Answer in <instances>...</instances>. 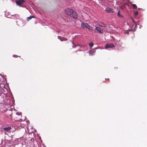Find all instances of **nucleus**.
<instances>
[{
  "label": "nucleus",
  "instance_id": "1",
  "mask_svg": "<svg viewBox=\"0 0 147 147\" xmlns=\"http://www.w3.org/2000/svg\"><path fill=\"white\" fill-rule=\"evenodd\" d=\"M66 13L74 19L78 18L77 13L74 10L70 8H67L65 10Z\"/></svg>",
  "mask_w": 147,
  "mask_h": 147
},
{
  "label": "nucleus",
  "instance_id": "2",
  "mask_svg": "<svg viewBox=\"0 0 147 147\" xmlns=\"http://www.w3.org/2000/svg\"><path fill=\"white\" fill-rule=\"evenodd\" d=\"M81 27L82 28H88L90 30H92V28L90 25L88 24L87 23H82L81 24Z\"/></svg>",
  "mask_w": 147,
  "mask_h": 147
},
{
  "label": "nucleus",
  "instance_id": "3",
  "mask_svg": "<svg viewBox=\"0 0 147 147\" xmlns=\"http://www.w3.org/2000/svg\"><path fill=\"white\" fill-rule=\"evenodd\" d=\"M115 47V46L113 43H111L110 44H107L105 45V47L106 49H107L109 48H113L114 47Z\"/></svg>",
  "mask_w": 147,
  "mask_h": 147
},
{
  "label": "nucleus",
  "instance_id": "4",
  "mask_svg": "<svg viewBox=\"0 0 147 147\" xmlns=\"http://www.w3.org/2000/svg\"><path fill=\"white\" fill-rule=\"evenodd\" d=\"M24 2V0H16V1L17 5L19 6H21Z\"/></svg>",
  "mask_w": 147,
  "mask_h": 147
},
{
  "label": "nucleus",
  "instance_id": "5",
  "mask_svg": "<svg viewBox=\"0 0 147 147\" xmlns=\"http://www.w3.org/2000/svg\"><path fill=\"white\" fill-rule=\"evenodd\" d=\"M95 30L97 31V32L99 33H103V31L102 30L100 29V28L98 27H96L95 29Z\"/></svg>",
  "mask_w": 147,
  "mask_h": 147
},
{
  "label": "nucleus",
  "instance_id": "6",
  "mask_svg": "<svg viewBox=\"0 0 147 147\" xmlns=\"http://www.w3.org/2000/svg\"><path fill=\"white\" fill-rule=\"evenodd\" d=\"M99 26L101 27H103L105 28H107V29L109 28V27L107 26V24H105L102 22H100L99 24Z\"/></svg>",
  "mask_w": 147,
  "mask_h": 147
},
{
  "label": "nucleus",
  "instance_id": "7",
  "mask_svg": "<svg viewBox=\"0 0 147 147\" xmlns=\"http://www.w3.org/2000/svg\"><path fill=\"white\" fill-rule=\"evenodd\" d=\"M106 11L108 13H111L113 12L112 9L109 7H107L106 9Z\"/></svg>",
  "mask_w": 147,
  "mask_h": 147
},
{
  "label": "nucleus",
  "instance_id": "8",
  "mask_svg": "<svg viewBox=\"0 0 147 147\" xmlns=\"http://www.w3.org/2000/svg\"><path fill=\"white\" fill-rule=\"evenodd\" d=\"M1 91L3 92L4 94H6L7 91V90L5 88H4L3 89H1Z\"/></svg>",
  "mask_w": 147,
  "mask_h": 147
},
{
  "label": "nucleus",
  "instance_id": "9",
  "mask_svg": "<svg viewBox=\"0 0 147 147\" xmlns=\"http://www.w3.org/2000/svg\"><path fill=\"white\" fill-rule=\"evenodd\" d=\"M4 100V98L3 96L0 94V102H2Z\"/></svg>",
  "mask_w": 147,
  "mask_h": 147
},
{
  "label": "nucleus",
  "instance_id": "10",
  "mask_svg": "<svg viewBox=\"0 0 147 147\" xmlns=\"http://www.w3.org/2000/svg\"><path fill=\"white\" fill-rule=\"evenodd\" d=\"M34 17L33 16H30V17H28L27 18V20L28 21H29L30 20H31L32 18H34Z\"/></svg>",
  "mask_w": 147,
  "mask_h": 147
},
{
  "label": "nucleus",
  "instance_id": "11",
  "mask_svg": "<svg viewBox=\"0 0 147 147\" xmlns=\"http://www.w3.org/2000/svg\"><path fill=\"white\" fill-rule=\"evenodd\" d=\"M96 51H93L92 50H90L89 52V53L90 55H92L93 54V53Z\"/></svg>",
  "mask_w": 147,
  "mask_h": 147
},
{
  "label": "nucleus",
  "instance_id": "12",
  "mask_svg": "<svg viewBox=\"0 0 147 147\" xmlns=\"http://www.w3.org/2000/svg\"><path fill=\"white\" fill-rule=\"evenodd\" d=\"M117 16L119 18H123V16L120 14L119 11H118L117 13Z\"/></svg>",
  "mask_w": 147,
  "mask_h": 147
},
{
  "label": "nucleus",
  "instance_id": "13",
  "mask_svg": "<svg viewBox=\"0 0 147 147\" xmlns=\"http://www.w3.org/2000/svg\"><path fill=\"white\" fill-rule=\"evenodd\" d=\"M11 127H5L4 128V129L6 131H8L9 130L11 129Z\"/></svg>",
  "mask_w": 147,
  "mask_h": 147
},
{
  "label": "nucleus",
  "instance_id": "14",
  "mask_svg": "<svg viewBox=\"0 0 147 147\" xmlns=\"http://www.w3.org/2000/svg\"><path fill=\"white\" fill-rule=\"evenodd\" d=\"M131 5L134 9H136L137 8V6L135 4H131Z\"/></svg>",
  "mask_w": 147,
  "mask_h": 147
},
{
  "label": "nucleus",
  "instance_id": "15",
  "mask_svg": "<svg viewBox=\"0 0 147 147\" xmlns=\"http://www.w3.org/2000/svg\"><path fill=\"white\" fill-rule=\"evenodd\" d=\"M5 85L3 84H0V88L2 89L5 88Z\"/></svg>",
  "mask_w": 147,
  "mask_h": 147
},
{
  "label": "nucleus",
  "instance_id": "16",
  "mask_svg": "<svg viewBox=\"0 0 147 147\" xmlns=\"http://www.w3.org/2000/svg\"><path fill=\"white\" fill-rule=\"evenodd\" d=\"M93 43L92 42H91L89 44V46L90 47H92L93 46Z\"/></svg>",
  "mask_w": 147,
  "mask_h": 147
},
{
  "label": "nucleus",
  "instance_id": "17",
  "mask_svg": "<svg viewBox=\"0 0 147 147\" xmlns=\"http://www.w3.org/2000/svg\"><path fill=\"white\" fill-rule=\"evenodd\" d=\"M138 11H136L134 12V14L136 16L138 14Z\"/></svg>",
  "mask_w": 147,
  "mask_h": 147
},
{
  "label": "nucleus",
  "instance_id": "18",
  "mask_svg": "<svg viewBox=\"0 0 147 147\" xmlns=\"http://www.w3.org/2000/svg\"><path fill=\"white\" fill-rule=\"evenodd\" d=\"M13 57L15 58H16L18 57H19V56H18V55H13ZM20 57V56H19Z\"/></svg>",
  "mask_w": 147,
  "mask_h": 147
},
{
  "label": "nucleus",
  "instance_id": "19",
  "mask_svg": "<svg viewBox=\"0 0 147 147\" xmlns=\"http://www.w3.org/2000/svg\"><path fill=\"white\" fill-rule=\"evenodd\" d=\"M61 36H58V38L59 39L61 40V41H62L63 40H61Z\"/></svg>",
  "mask_w": 147,
  "mask_h": 147
},
{
  "label": "nucleus",
  "instance_id": "20",
  "mask_svg": "<svg viewBox=\"0 0 147 147\" xmlns=\"http://www.w3.org/2000/svg\"><path fill=\"white\" fill-rule=\"evenodd\" d=\"M67 40V39L66 38H63V40Z\"/></svg>",
  "mask_w": 147,
  "mask_h": 147
},
{
  "label": "nucleus",
  "instance_id": "21",
  "mask_svg": "<svg viewBox=\"0 0 147 147\" xmlns=\"http://www.w3.org/2000/svg\"><path fill=\"white\" fill-rule=\"evenodd\" d=\"M133 22H134V23H135V22L134 21V20H133Z\"/></svg>",
  "mask_w": 147,
  "mask_h": 147
}]
</instances>
